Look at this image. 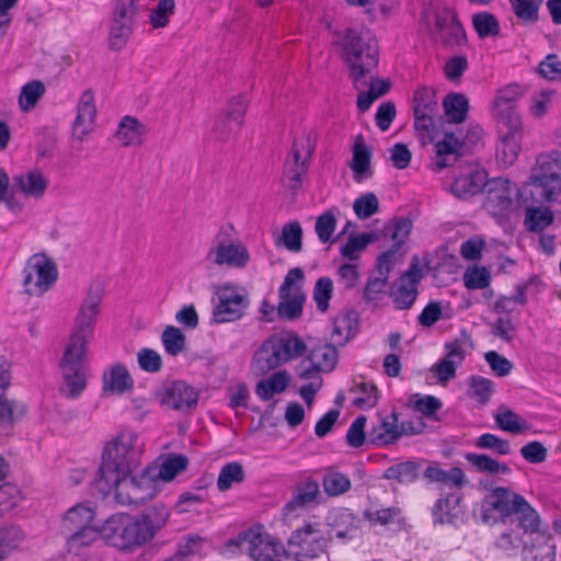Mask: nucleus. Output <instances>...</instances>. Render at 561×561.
<instances>
[{
    "instance_id": "nucleus-51",
    "label": "nucleus",
    "mask_w": 561,
    "mask_h": 561,
    "mask_svg": "<svg viewBox=\"0 0 561 561\" xmlns=\"http://www.w3.org/2000/svg\"><path fill=\"white\" fill-rule=\"evenodd\" d=\"M355 394L353 399L354 405L362 410L374 408L378 402V390L375 385L369 382H360L353 388Z\"/></svg>"
},
{
    "instance_id": "nucleus-22",
    "label": "nucleus",
    "mask_w": 561,
    "mask_h": 561,
    "mask_svg": "<svg viewBox=\"0 0 561 561\" xmlns=\"http://www.w3.org/2000/svg\"><path fill=\"white\" fill-rule=\"evenodd\" d=\"M414 127L419 134H427L435 126L438 102L435 91L430 87H420L413 96Z\"/></svg>"
},
{
    "instance_id": "nucleus-23",
    "label": "nucleus",
    "mask_w": 561,
    "mask_h": 561,
    "mask_svg": "<svg viewBox=\"0 0 561 561\" xmlns=\"http://www.w3.org/2000/svg\"><path fill=\"white\" fill-rule=\"evenodd\" d=\"M208 257L217 265L243 268L250 261V253L240 241H229L217 237L208 252Z\"/></svg>"
},
{
    "instance_id": "nucleus-15",
    "label": "nucleus",
    "mask_w": 561,
    "mask_h": 561,
    "mask_svg": "<svg viewBox=\"0 0 561 561\" xmlns=\"http://www.w3.org/2000/svg\"><path fill=\"white\" fill-rule=\"evenodd\" d=\"M313 149L314 142L310 134L304 133L295 138L290 154L285 161L283 173V184L291 192L301 187Z\"/></svg>"
},
{
    "instance_id": "nucleus-26",
    "label": "nucleus",
    "mask_w": 561,
    "mask_h": 561,
    "mask_svg": "<svg viewBox=\"0 0 561 561\" xmlns=\"http://www.w3.org/2000/svg\"><path fill=\"white\" fill-rule=\"evenodd\" d=\"M522 94V88L517 84H508L500 89L493 102V113L503 123V126L522 125L516 111L517 100Z\"/></svg>"
},
{
    "instance_id": "nucleus-41",
    "label": "nucleus",
    "mask_w": 561,
    "mask_h": 561,
    "mask_svg": "<svg viewBox=\"0 0 561 561\" xmlns=\"http://www.w3.org/2000/svg\"><path fill=\"white\" fill-rule=\"evenodd\" d=\"M419 473L420 463L414 460H408L388 467L383 472V478L394 480L401 484H410L417 479Z\"/></svg>"
},
{
    "instance_id": "nucleus-48",
    "label": "nucleus",
    "mask_w": 561,
    "mask_h": 561,
    "mask_svg": "<svg viewBox=\"0 0 561 561\" xmlns=\"http://www.w3.org/2000/svg\"><path fill=\"white\" fill-rule=\"evenodd\" d=\"M161 341L164 351L171 356H178L186 347V336L184 332L173 325H168L163 330L161 334Z\"/></svg>"
},
{
    "instance_id": "nucleus-10",
    "label": "nucleus",
    "mask_w": 561,
    "mask_h": 561,
    "mask_svg": "<svg viewBox=\"0 0 561 561\" xmlns=\"http://www.w3.org/2000/svg\"><path fill=\"white\" fill-rule=\"evenodd\" d=\"M239 543L253 561H285L286 547L274 536L256 526L239 535Z\"/></svg>"
},
{
    "instance_id": "nucleus-27",
    "label": "nucleus",
    "mask_w": 561,
    "mask_h": 561,
    "mask_svg": "<svg viewBox=\"0 0 561 561\" xmlns=\"http://www.w3.org/2000/svg\"><path fill=\"white\" fill-rule=\"evenodd\" d=\"M95 98L91 90L81 93L77 104V115L72 124V134L79 140H84L95 128Z\"/></svg>"
},
{
    "instance_id": "nucleus-35",
    "label": "nucleus",
    "mask_w": 561,
    "mask_h": 561,
    "mask_svg": "<svg viewBox=\"0 0 561 561\" xmlns=\"http://www.w3.org/2000/svg\"><path fill=\"white\" fill-rule=\"evenodd\" d=\"M320 495L319 483L316 480L308 479L297 488L291 500L287 502L284 510L290 514L299 508H305L316 503Z\"/></svg>"
},
{
    "instance_id": "nucleus-59",
    "label": "nucleus",
    "mask_w": 561,
    "mask_h": 561,
    "mask_svg": "<svg viewBox=\"0 0 561 561\" xmlns=\"http://www.w3.org/2000/svg\"><path fill=\"white\" fill-rule=\"evenodd\" d=\"M476 446L481 449H491L501 456H506L512 453V447L508 440L491 433L480 435L476 440Z\"/></svg>"
},
{
    "instance_id": "nucleus-18",
    "label": "nucleus",
    "mask_w": 561,
    "mask_h": 561,
    "mask_svg": "<svg viewBox=\"0 0 561 561\" xmlns=\"http://www.w3.org/2000/svg\"><path fill=\"white\" fill-rule=\"evenodd\" d=\"M140 7L118 0L112 12L108 44L113 50H121L129 41Z\"/></svg>"
},
{
    "instance_id": "nucleus-21",
    "label": "nucleus",
    "mask_w": 561,
    "mask_h": 561,
    "mask_svg": "<svg viewBox=\"0 0 561 561\" xmlns=\"http://www.w3.org/2000/svg\"><path fill=\"white\" fill-rule=\"evenodd\" d=\"M160 403L180 412H188L196 408L199 391L182 380L165 383L157 394Z\"/></svg>"
},
{
    "instance_id": "nucleus-33",
    "label": "nucleus",
    "mask_w": 561,
    "mask_h": 561,
    "mask_svg": "<svg viewBox=\"0 0 561 561\" xmlns=\"http://www.w3.org/2000/svg\"><path fill=\"white\" fill-rule=\"evenodd\" d=\"M321 484L323 492L329 497L342 496L352 489L350 476L340 471L335 467H328L324 469Z\"/></svg>"
},
{
    "instance_id": "nucleus-38",
    "label": "nucleus",
    "mask_w": 561,
    "mask_h": 561,
    "mask_svg": "<svg viewBox=\"0 0 561 561\" xmlns=\"http://www.w3.org/2000/svg\"><path fill=\"white\" fill-rule=\"evenodd\" d=\"M290 382V375L285 371H276L270 377L260 380L256 383L255 392L264 401L271 400L275 394L286 390Z\"/></svg>"
},
{
    "instance_id": "nucleus-34",
    "label": "nucleus",
    "mask_w": 561,
    "mask_h": 561,
    "mask_svg": "<svg viewBox=\"0 0 561 561\" xmlns=\"http://www.w3.org/2000/svg\"><path fill=\"white\" fill-rule=\"evenodd\" d=\"M14 185L27 197L41 198L48 186V181L39 170L28 171L26 174L13 178Z\"/></svg>"
},
{
    "instance_id": "nucleus-19",
    "label": "nucleus",
    "mask_w": 561,
    "mask_h": 561,
    "mask_svg": "<svg viewBox=\"0 0 561 561\" xmlns=\"http://www.w3.org/2000/svg\"><path fill=\"white\" fill-rule=\"evenodd\" d=\"M218 304L213 310V321L226 323L243 317L249 301L244 290L231 284H226L217 291Z\"/></svg>"
},
{
    "instance_id": "nucleus-2",
    "label": "nucleus",
    "mask_w": 561,
    "mask_h": 561,
    "mask_svg": "<svg viewBox=\"0 0 561 561\" xmlns=\"http://www.w3.org/2000/svg\"><path fill=\"white\" fill-rule=\"evenodd\" d=\"M145 444L131 428H122L104 444L95 483L99 486L134 473L141 465Z\"/></svg>"
},
{
    "instance_id": "nucleus-30",
    "label": "nucleus",
    "mask_w": 561,
    "mask_h": 561,
    "mask_svg": "<svg viewBox=\"0 0 561 561\" xmlns=\"http://www.w3.org/2000/svg\"><path fill=\"white\" fill-rule=\"evenodd\" d=\"M134 388V379L125 365L113 364L103 371L102 390L105 394H123Z\"/></svg>"
},
{
    "instance_id": "nucleus-43",
    "label": "nucleus",
    "mask_w": 561,
    "mask_h": 561,
    "mask_svg": "<svg viewBox=\"0 0 561 561\" xmlns=\"http://www.w3.org/2000/svg\"><path fill=\"white\" fill-rule=\"evenodd\" d=\"M169 516V510L163 504H156L140 517H137L139 525L145 526L149 533L148 542L167 524Z\"/></svg>"
},
{
    "instance_id": "nucleus-13",
    "label": "nucleus",
    "mask_w": 561,
    "mask_h": 561,
    "mask_svg": "<svg viewBox=\"0 0 561 561\" xmlns=\"http://www.w3.org/2000/svg\"><path fill=\"white\" fill-rule=\"evenodd\" d=\"M421 21L428 28L432 27L433 23L436 39L445 45H460L466 41V32L461 23L455 12L447 7H424Z\"/></svg>"
},
{
    "instance_id": "nucleus-42",
    "label": "nucleus",
    "mask_w": 561,
    "mask_h": 561,
    "mask_svg": "<svg viewBox=\"0 0 561 561\" xmlns=\"http://www.w3.org/2000/svg\"><path fill=\"white\" fill-rule=\"evenodd\" d=\"M368 83L365 88L357 90V107L360 112L369 110L371 104L380 96L386 94L389 90V83L383 80H375L371 75V79L366 78Z\"/></svg>"
},
{
    "instance_id": "nucleus-55",
    "label": "nucleus",
    "mask_w": 561,
    "mask_h": 561,
    "mask_svg": "<svg viewBox=\"0 0 561 561\" xmlns=\"http://www.w3.org/2000/svg\"><path fill=\"white\" fill-rule=\"evenodd\" d=\"M284 247L294 253L301 251L302 228L298 221H289L284 225L279 237Z\"/></svg>"
},
{
    "instance_id": "nucleus-60",
    "label": "nucleus",
    "mask_w": 561,
    "mask_h": 561,
    "mask_svg": "<svg viewBox=\"0 0 561 561\" xmlns=\"http://www.w3.org/2000/svg\"><path fill=\"white\" fill-rule=\"evenodd\" d=\"M370 241L371 238L367 233L351 237L341 248V254L350 261H355L359 257V254L366 249Z\"/></svg>"
},
{
    "instance_id": "nucleus-3",
    "label": "nucleus",
    "mask_w": 561,
    "mask_h": 561,
    "mask_svg": "<svg viewBox=\"0 0 561 561\" xmlns=\"http://www.w3.org/2000/svg\"><path fill=\"white\" fill-rule=\"evenodd\" d=\"M344 58L350 67L354 88L360 90L371 79L373 70L378 66V46L369 31L348 28L342 38Z\"/></svg>"
},
{
    "instance_id": "nucleus-36",
    "label": "nucleus",
    "mask_w": 561,
    "mask_h": 561,
    "mask_svg": "<svg viewBox=\"0 0 561 561\" xmlns=\"http://www.w3.org/2000/svg\"><path fill=\"white\" fill-rule=\"evenodd\" d=\"M424 478L428 482L439 483L440 485L449 488L459 489L466 483V476L458 467H454L450 470H444L437 465H431L424 471Z\"/></svg>"
},
{
    "instance_id": "nucleus-50",
    "label": "nucleus",
    "mask_w": 561,
    "mask_h": 561,
    "mask_svg": "<svg viewBox=\"0 0 561 561\" xmlns=\"http://www.w3.org/2000/svg\"><path fill=\"white\" fill-rule=\"evenodd\" d=\"M245 478L243 467L237 462L226 463L219 471L217 488L219 491H228L233 483H241Z\"/></svg>"
},
{
    "instance_id": "nucleus-32",
    "label": "nucleus",
    "mask_w": 561,
    "mask_h": 561,
    "mask_svg": "<svg viewBox=\"0 0 561 561\" xmlns=\"http://www.w3.org/2000/svg\"><path fill=\"white\" fill-rule=\"evenodd\" d=\"M462 514L461 499L455 495L437 500L432 511L434 523L442 525L456 523Z\"/></svg>"
},
{
    "instance_id": "nucleus-62",
    "label": "nucleus",
    "mask_w": 561,
    "mask_h": 561,
    "mask_svg": "<svg viewBox=\"0 0 561 561\" xmlns=\"http://www.w3.org/2000/svg\"><path fill=\"white\" fill-rule=\"evenodd\" d=\"M379 202L374 193H366L358 197L353 205L359 219H367L378 211Z\"/></svg>"
},
{
    "instance_id": "nucleus-6",
    "label": "nucleus",
    "mask_w": 561,
    "mask_h": 561,
    "mask_svg": "<svg viewBox=\"0 0 561 561\" xmlns=\"http://www.w3.org/2000/svg\"><path fill=\"white\" fill-rule=\"evenodd\" d=\"M306 348L301 339L293 334H274L255 352L252 370L265 375L286 362L300 356Z\"/></svg>"
},
{
    "instance_id": "nucleus-44",
    "label": "nucleus",
    "mask_w": 561,
    "mask_h": 561,
    "mask_svg": "<svg viewBox=\"0 0 561 561\" xmlns=\"http://www.w3.org/2000/svg\"><path fill=\"white\" fill-rule=\"evenodd\" d=\"M465 458L480 472L502 476L511 473V468L505 462H500L486 454L468 453Z\"/></svg>"
},
{
    "instance_id": "nucleus-24",
    "label": "nucleus",
    "mask_w": 561,
    "mask_h": 561,
    "mask_svg": "<svg viewBox=\"0 0 561 561\" xmlns=\"http://www.w3.org/2000/svg\"><path fill=\"white\" fill-rule=\"evenodd\" d=\"M247 111V104L242 96L232 98L225 112L217 118L214 125L215 137L225 141L239 131L243 116Z\"/></svg>"
},
{
    "instance_id": "nucleus-53",
    "label": "nucleus",
    "mask_w": 561,
    "mask_h": 561,
    "mask_svg": "<svg viewBox=\"0 0 561 561\" xmlns=\"http://www.w3.org/2000/svg\"><path fill=\"white\" fill-rule=\"evenodd\" d=\"M463 284L469 290L486 289L491 284V274L484 266L468 267L463 273Z\"/></svg>"
},
{
    "instance_id": "nucleus-37",
    "label": "nucleus",
    "mask_w": 561,
    "mask_h": 561,
    "mask_svg": "<svg viewBox=\"0 0 561 561\" xmlns=\"http://www.w3.org/2000/svg\"><path fill=\"white\" fill-rule=\"evenodd\" d=\"M146 127L131 116H124L116 131L117 140L125 147L140 146Z\"/></svg>"
},
{
    "instance_id": "nucleus-25",
    "label": "nucleus",
    "mask_w": 561,
    "mask_h": 561,
    "mask_svg": "<svg viewBox=\"0 0 561 561\" xmlns=\"http://www.w3.org/2000/svg\"><path fill=\"white\" fill-rule=\"evenodd\" d=\"M500 141L496 147V161L507 168L515 163L520 150L523 139V125L503 126L500 131Z\"/></svg>"
},
{
    "instance_id": "nucleus-46",
    "label": "nucleus",
    "mask_w": 561,
    "mask_h": 561,
    "mask_svg": "<svg viewBox=\"0 0 561 561\" xmlns=\"http://www.w3.org/2000/svg\"><path fill=\"white\" fill-rule=\"evenodd\" d=\"M304 272L299 267L289 270L279 287V299L299 298L306 299L302 290Z\"/></svg>"
},
{
    "instance_id": "nucleus-20",
    "label": "nucleus",
    "mask_w": 561,
    "mask_h": 561,
    "mask_svg": "<svg viewBox=\"0 0 561 561\" xmlns=\"http://www.w3.org/2000/svg\"><path fill=\"white\" fill-rule=\"evenodd\" d=\"M422 278V266L417 262H413L400 278L392 284L389 296L397 310L412 308L417 298V287Z\"/></svg>"
},
{
    "instance_id": "nucleus-14",
    "label": "nucleus",
    "mask_w": 561,
    "mask_h": 561,
    "mask_svg": "<svg viewBox=\"0 0 561 561\" xmlns=\"http://www.w3.org/2000/svg\"><path fill=\"white\" fill-rule=\"evenodd\" d=\"M327 538L319 524L306 523L294 530L287 540V552L294 561L314 559L324 552Z\"/></svg>"
},
{
    "instance_id": "nucleus-11",
    "label": "nucleus",
    "mask_w": 561,
    "mask_h": 561,
    "mask_svg": "<svg viewBox=\"0 0 561 561\" xmlns=\"http://www.w3.org/2000/svg\"><path fill=\"white\" fill-rule=\"evenodd\" d=\"M87 351L78 347H65L59 363L62 382L59 391L68 399H77L87 388Z\"/></svg>"
},
{
    "instance_id": "nucleus-64",
    "label": "nucleus",
    "mask_w": 561,
    "mask_h": 561,
    "mask_svg": "<svg viewBox=\"0 0 561 561\" xmlns=\"http://www.w3.org/2000/svg\"><path fill=\"white\" fill-rule=\"evenodd\" d=\"M364 516L370 523L386 526L399 520L401 516V511L399 507L394 506L379 510H368L365 512Z\"/></svg>"
},
{
    "instance_id": "nucleus-63",
    "label": "nucleus",
    "mask_w": 561,
    "mask_h": 561,
    "mask_svg": "<svg viewBox=\"0 0 561 561\" xmlns=\"http://www.w3.org/2000/svg\"><path fill=\"white\" fill-rule=\"evenodd\" d=\"M174 0H159L157 7L150 13L151 25L154 28L167 26L170 15L174 12Z\"/></svg>"
},
{
    "instance_id": "nucleus-45",
    "label": "nucleus",
    "mask_w": 561,
    "mask_h": 561,
    "mask_svg": "<svg viewBox=\"0 0 561 561\" xmlns=\"http://www.w3.org/2000/svg\"><path fill=\"white\" fill-rule=\"evenodd\" d=\"M188 459L184 455L172 454L167 457L159 467H156V478L158 482H170L179 473L187 468Z\"/></svg>"
},
{
    "instance_id": "nucleus-52",
    "label": "nucleus",
    "mask_w": 561,
    "mask_h": 561,
    "mask_svg": "<svg viewBox=\"0 0 561 561\" xmlns=\"http://www.w3.org/2000/svg\"><path fill=\"white\" fill-rule=\"evenodd\" d=\"M472 24L479 37L486 38L499 35L500 23L495 15L489 12H480L473 15Z\"/></svg>"
},
{
    "instance_id": "nucleus-4",
    "label": "nucleus",
    "mask_w": 561,
    "mask_h": 561,
    "mask_svg": "<svg viewBox=\"0 0 561 561\" xmlns=\"http://www.w3.org/2000/svg\"><path fill=\"white\" fill-rule=\"evenodd\" d=\"M529 193L535 203L561 204V159L560 154L538 156L529 181L523 186L522 194Z\"/></svg>"
},
{
    "instance_id": "nucleus-40",
    "label": "nucleus",
    "mask_w": 561,
    "mask_h": 561,
    "mask_svg": "<svg viewBox=\"0 0 561 561\" xmlns=\"http://www.w3.org/2000/svg\"><path fill=\"white\" fill-rule=\"evenodd\" d=\"M553 220L554 215L549 207L527 206L525 209L524 226L529 232H542Z\"/></svg>"
},
{
    "instance_id": "nucleus-9",
    "label": "nucleus",
    "mask_w": 561,
    "mask_h": 561,
    "mask_svg": "<svg viewBox=\"0 0 561 561\" xmlns=\"http://www.w3.org/2000/svg\"><path fill=\"white\" fill-rule=\"evenodd\" d=\"M104 294L105 289L102 282L95 280L90 284L88 293L78 309L73 329L66 346L87 351L88 343L94 334Z\"/></svg>"
},
{
    "instance_id": "nucleus-5",
    "label": "nucleus",
    "mask_w": 561,
    "mask_h": 561,
    "mask_svg": "<svg viewBox=\"0 0 561 561\" xmlns=\"http://www.w3.org/2000/svg\"><path fill=\"white\" fill-rule=\"evenodd\" d=\"M99 490L104 495L114 493L116 501L122 505H139L152 499L159 492V482L156 469L147 468L141 474L128 473L118 477L117 481H110Z\"/></svg>"
},
{
    "instance_id": "nucleus-39",
    "label": "nucleus",
    "mask_w": 561,
    "mask_h": 561,
    "mask_svg": "<svg viewBox=\"0 0 561 561\" xmlns=\"http://www.w3.org/2000/svg\"><path fill=\"white\" fill-rule=\"evenodd\" d=\"M444 113L448 123L465 122L469 112V100L462 93L451 92L443 101Z\"/></svg>"
},
{
    "instance_id": "nucleus-31",
    "label": "nucleus",
    "mask_w": 561,
    "mask_h": 561,
    "mask_svg": "<svg viewBox=\"0 0 561 561\" xmlns=\"http://www.w3.org/2000/svg\"><path fill=\"white\" fill-rule=\"evenodd\" d=\"M404 434H408L405 425L404 423L399 425L398 415L393 412L382 417L379 423L371 428L369 437L375 445L383 446L394 443Z\"/></svg>"
},
{
    "instance_id": "nucleus-8",
    "label": "nucleus",
    "mask_w": 561,
    "mask_h": 561,
    "mask_svg": "<svg viewBox=\"0 0 561 561\" xmlns=\"http://www.w3.org/2000/svg\"><path fill=\"white\" fill-rule=\"evenodd\" d=\"M93 508L84 504L70 507L61 518L59 531L66 539L68 551L79 553L99 539V528L92 525Z\"/></svg>"
},
{
    "instance_id": "nucleus-17",
    "label": "nucleus",
    "mask_w": 561,
    "mask_h": 561,
    "mask_svg": "<svg viewBox=\"0 0 561 561\" xmlns=\"http://www.w3.org/2000/svg\"><path fill=\"white\" fill-rule=\"evenodd\" d=\"M419 137L423 141L427 140L435 147V171H442L450 167L463 154L465 140L453 131H438L434 127L427 134H419Z\"/></svg>"
},
{
    "instance_id": "nucleus-58",
    "label": "nucleus",
    "mask_w": 561,
    "mask_h": 561,
    "mask_svg": "<svg viewBox=\"0 0 561 561\" xmlns=\"http://www.w3.org/2000/svg\"><path fill=\"white\" fill-rule=\"evenodd\" d=\"M495 423L501 430L508 433H522L527 428V422L512 410L496 413Z\"/></svg>"
},
{
    "instance_id": "nucleus-1",
    "label": "nucleus",
    "mask_w": 561,
    "mask_h": 561,
    "mask_svg": "<svg viewBox=\"0 0 561 561\" xmlns=\"http://www.w3.org/2000/svg\"><path fill=\"white\" fill-rule=\"evenodd\" d=\"M513 515L518 516L520 527L533 536L529 552L533 553L535 548L539 550L533 554V561H554L556 546L549 535L537 531L539 515L523 495L504 486H497L485 495L481 505V519L484 524H495Z\"/></svg>"
},
{
    "instance_id": "nucleus-16",
    "label": "nucleus",
    "mask_w": 561,
    "mask_h": 561,
    "mask_svg": "<svg viewBox=\"0 0 561 561\" xmlns=\"http://www.w3.org/2000/svg\"><path fill=\"white\" fill-rule=\"evenodd\" d=\"M485 210L496 219L499 224L508 220L514 210V197L516 195V185L507 179L493 178L486 180L484 185Z\"/></svg>"
},
{
    "instance_id": "nucleus-61",
    "label": "nucleus",
    "mask_w": 561,
    "mask_h": 561,
    "mask_svg": "<svg viewBox=\"0 0 561 561\" xmlns=\"http://www.w3.org/2000/svg\"><path fill=\"white\" fill-rule=\"evenodd\" d=\"M336 228V218L332 210L321 214L316 221V232L322 243L331 241Z\"/></svg>"
},
{
    "instance_id": "nucleus-56",
    "label": "nucleus",
    "mask_w": 561,
    "mask_h": 561,
    "mask_svg": "<svg viewBox=\"0 0 561 561\" xmlns=\"http://www.w3.org/2000/svg\"><path fill=\"white\" fill-rule=\"evenodd\" d=\"M468 385V393L471 398H473L480 404H485L489 402L490 397L493 392L492 380L484 378L482 376H471L469 378Z\"/></svg>"
},
{
    "instance_id": "nucleus-12",
    "label": "nucleus",
    "mask_w": 561,
    "mask_h": 561,
    "mask_svg": "<svg viewBox=\"0 0 561 561\" xmlns=\"http://www.w3.org/2000/svg\"><path fill=\"white\" fill-rule=\"evenodd\" d=\"M23 286L30 296L39 297L51 289L58 279L56 263L45 253H35L23 268Z\"/></svg>"
},
{
    "instance_id": "nucleus-7",
    "label": "nucleus",
    "mask_w": 561,
    "mask_h": 561,
    "mask_svg": "<svg viewBox=\"0 0 561 561\" xmlns=\"http://www.w3.org/2000/svg\"><path fill=\"white\" fill-rule=\"evenodd\" d=\"M147 528L139 525L137 517L116 513L111 515L99 528V537L106 545L122 551H133L148 542Z\"/></svg>"
},
{
    "instance_id": "nucleus-49",
    "label": "nucleus",
    "mask_w": 561,
    "mask_h": 561,
    "mask_svg": "<svg viewBox=\"0 0 561 561\" xmlns=\"http://www.w3.org/2000/svg\"><path fill=\"white\" fill-rule=\"evenodd\" d=\"M309 355L313 363H316L318 369L322 371L333 370L337 363V351L331 344H320L313 347Z\"/></svg>"
},
{
    "instance_id": "nucleus-57",
    "label": "nucleus",
    "mask_w": 561,
    "mask_h": 561,
    "mask_svg": "<svg viewBox=\"0 0 561 561\" xmlns=\"http://www.w3.org/2000/svg\"><path fill=\"white\" fill-rule=\"evenodd\" d=\"M45 92V87L39 81H31L26 83L20 93L19 104L22 111L27 112L36 105L37 101Z\"/></svg>"
},
{
    "instance_id": "nucleus-54",
    "label": "nucleus",
    "mask_w": 561,
    "mask_h": 561,
    "mask_svg": "<svg viewBox=\"0 0 561 561\" xmlns=\"http://www.w3.org/2000/svg\"><path fill=\"white\" fill-rule=\"evenodd\" d=\"M333 295V282L328 276L320 277L314 285L312 298L317 305V309L324 313L330 307V300Z\"/></svg>"
},
{
    "instance_id": "nucleus-47",
    "label": "nucleus",
    "mask_w": 561,
    "mask_h": 561,
    "mask_svg": "<svg viewBox=\"0 0 561 561\" xmlns=\"http://www.w3.org/2000/svg\"><path fill=\"white\" fill-rule=\"evenodd\" d=\"M511 9L518 21L534 24L539 19V9L543 0H508Z\"/></svg>"
},
{
    "instance_id": "nucleus-29",
    "label": "nucleus",
    "mask_w": 561,
    "mask_h": 561,
    "mask_svg": "<svg viewBox=\"0 0 561 561\" xmlns=\"http://www.w3.org/2000/svg\"><path fill=\"white\" fill-rule=\"evenodd\" d=\"M371 158V148L366 145L364 137L358 135L355 138L353 156L350 162L353 180L356 183H362L373 176Z\"/></svg>"
},
{
    "instance_id": "nucleus-28",
    "label": "nucleus",
    "mask_w": 561,
    "mask_h": 561,
    "mask_svg": "<svg viewBox=\"0 0 561 561\" xmlns=\"http://www.w3.org/2000/svg\"><path fill=\"white\" fill-rule=\"evenodd\" d=\"M486 176L484 170L469 168L454 180L450 192L457 198L468 199L483 190Z\"/></svg>"
}]
</instances>
